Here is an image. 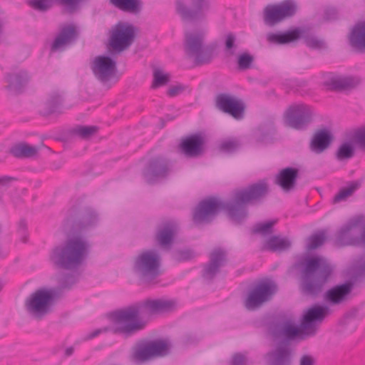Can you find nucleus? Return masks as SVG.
<instances>
[{"mask_svg":"<svg viewBox=\"0 0 365 365\" xmlns=\"http://www.w3.org/2000/svg\"><path fill=\"white\" fill-rule=\"evenodd\" d=\"M170 168V160L163 155H158L150 158L143 175L147 182L153 183L158 179L166 177Z\"/></svg>","mask_w":365,"mask_h":365,"instance_id":"nucleus-17","label":"nucleus"},{"mask_svg":"<svg viewBox=\"0 0 365 365\" xmlns=\"http://www.w3.org/2000/svg\"><path fill=\"white\" fill-rule=\"evenodd\" d=\"M300 288L307 296L316 297L323 290L332 272L328 261L319 256L306 257L302 262Z\"/></svg>","mask_w":365,"mask_h":365,"instance_id":"nucleus-3","label":"nucleus"},{"mask_svg":"<svg viewBox=\"0 0 365 365\" xmlns=\"http://www.w3.org/2000/svg\"><path fill=\"white\" fill-rule=\"evenodd\" d=\"M76 282L73 275L67 274L59 279L58 287L41 288L36 290L25 301L26 312L34 319H42L50 312L56 297L63 290L70 289Z\"/></svg>","mask_w":365,"mask_h":365,"instance_id":"nucleus-5","label":"nucleus"},{"mask_svg":"<svg viewBox=\"0 0 365 365\" xmlns=\"http://www.w3.org/2000/svg\"><path fill=\"white\" fill-rule=\"evenodd\" d=\"M98 131V127L95 125H78L72 130L73 134L83 139H88Z\"/></svg>","mask_w":365,"mask_h":365,"instance_id":"nucleus-37","label":"nucleus"},{"mask_svg":"<svg viewBox=\"0 0 365 365\" xmlns=\"http://www.w3.org/2000/svg\"><path fill=\"white\" fill-rule=\"evenodd\" d=\"M354 289V283L347 281L344 284H337L328 289L324 295V300L331 305H337L348 301L351 298Z\"/></svg>","mask_w":365,"mask_h":365,"instance_id":"nucleus-21","label":"nucleus"},{"mask_svg":"<svg viewBox=\"0 0 365 365\" xmlns=\"http://www.w3.org/2000/svg\"><path fill=\"white\" fill-rule=\"evenodd\" d=\"M170 76L168 73H164L160 68H155L153 71V82L152 88H155L163 86L169 82Z\"/></svg>","mask_w":365,"mask_h":365,"instance_id":"nucleus-38","label":"nucleus"},{"mask_svg":"<svg viewBox=\"0 0 365 365\" xmlns=\"http://www.w3.org/2000/svg\"><path fill=\"white\" fill-rule=\"evenodd\" d=\"M354 140L361 148L365 149V128H360L355 132Z\"/></svg>","mask_w":365,"mask_h":365,"instance_id":"nucleus-48","label":"nucleus"},{"mask_svg":"<svg viewBox=\"0 0 365 365\" xmlns=\"http://www.w3.org/2000/svg\"><path fill=\"white\" fill-rule=\"evenodd\" d=\"M298 177V170L294 168L282 169L276 176L275 182L285 192L294 189Z\"/></svg>","mask_w":365,"mask_h":365,"instance_id":"nucleus-28","label":"nucleus"},{"mask_svg":"<svg viewBox=\"0 0 365 365\" xmlns=\"http://www.w3.org/2000/svg\"><path fill=\"white\" fill-rule=\"evenodd\" d=\"M4 285V282L1 280H0V292L2 290Z\"/></svg>","mask_w":365,"mask_h":365,"instance_id":"nucleus-58","label":"nucleus"},{"mask_svg":"<svg viewBox=\"0 0 365 365\" xmlns=\"http://www.w3.org/2000/svg\"><path fill=\"white\" fill-rule=\"evenodd\" d=\"M216 107L222 112L227 113L237 120L244 116V104L235 98L226 94L220 93L216 96Z\"/></svg>","mask_w":365,"mask_h":365,"instance_id":"nucleus-18","label":"nucleus"},{"mask_svg":"<svg viewBox=\"0 0 365 365\" xmlns=\"http://www.w3.org/2000/svg\"><path fill=\"white\" fill-rule=\"evenodd\" d=\"M245 357L241 354H236L233 356L232 365H245Z\"/></svg>","mask_w":365,"mask_h":365,"instance_id":"nucleus-53","label":"nucleus"},{"mask_svg":"<svg viewBox=\"0 0 365 365\" xmlns=\"http://www.w3.org/2000/svg\"><path fill=\"white\" fill-rule=\"evenodd\" d=\"M1 32H2V25L0 23V34H1Z\"/></svg>","mask_w":365,"mask_h":365,"instance_id":"nucleus-59","label":"nucleus"},{"mask_svg":"<svg viewBox=\"0 0 365 365\" xmlns=\"http://www.w3.org/2000/svg\"><path fill=\"white\" fill-rule=\"evenodd\" d=\"M73 352H74L73 346L68 347L65 350L64 356H65V357H68V356H71L73 354Z\"/></svg>","mask_w":365,"mask_h":365,"instance_id":"nucleus-57","label":"nucleus"},{"mask_svg":"<svg viewBox=\"0 0 365 365\" xmlns=\"http://www.w3.org/2000/svg\"><path fill=\"white\" fill-rule=\"evenodd\" d=\"M325 239L326 232L324 230L311 235L307 240V250L311 251L319 248L324 244Z\"/></svg>","mask_w":365,"mask_h":365,"instance_id":"nucleus-36","label":"nucleus"},{"mask_svg":"<svg viewBox=\"0 0 365 365\" xmlns=\"http://www.w3.org/2000/svg\"><path fill=\"white\" fill-rule=\"evenodd\" d=\"M358 185L355 183L351 184L347 187L342 188L334 197V203H338L344 201L351 196L353 192L357 189Z\"/></svg>","mask_w":365,"mask_h":365,"instance_id":"nucleus-40","label":"nucleus"},{"mask_svg":"<svg viewBox=\"0 0 365 365\" xmlns=\"http://www.w3.org/2000/svg\"><path fill=\"white\" fill-rule=\"evenodd\" d=\"M269 365H291L292 349L287 343L278 344L274 349L266 354Z\"/></svg>","mask_w":365,"mask_h":365,"instance_id":"nucleus-24","label":"nucleus"},{"mask_svg":"<svg viewBox=\"0 0 365 365\" xmlns=\"http://www.w3.org/2000/svg\"><path fill=\"white\" fill-rule=\"evenodd\" d=\"M332 140V134L328 129L318 130L314 133L311 139L309 148L313 153L320 154L330 146Z\"/></svg>","mask_w":365,"mask_h":365,"instance_id":"nucleus-26","label":"nucleus"},{"mask_svg":"<svg viewBox=\"0 0 365 365\" xmlns=\"http://www.w3.org/2000/svg\"><path fill=\"white\" fill-rule=\"evenodd\" d=\"M56 0H29V5L35 10L46 11L51 9Z\"/></svg>","mask_w":365,"mask_h":365,"instance_id":"nucleus-41","label":"nucleus"},{"mask_svg":"<svg viewBox=\"0 0 365 365\" xmlns=\"http://www.w3.org/2000/svg\"><path fill=\"white\" fill-rule=\"evenodd\" d=\"M226 262V252L220 248L215 249L209 255V261L204 264L202 277L207 281L212 280Z\"/></svg>","mask_w":365,"mask_h":365,"instance_id":"nucleus-19","label":"nucleus"},{"mask_svg":"<svg viewBox=\"0 0 365 365\" xmlns=\"http://www.w3.org/2000/svg\"><path fill=\"white\" fill-rule=\"evenodd\" d=\"M205 31H187L185 34L184 47L185 53L194 58L196 64L209 63L213 58L214 45L205 46Z\"/></svg>","mask_w":365,"mask_h":365,"instance_id":"nucleus-7","label":"nucleus"},{"mask_svg":"<svg viewBox=\"0 0 365 365\" xmlns=\"http://www.w3.org/2000/svg\"><path fill=\"white\" fill-rule=\"evenodd\" d=\"M26 223L24 220H21L19 223V227H18V232L20 235L22 236V241L24 242H26Z\"/></svg>","mask_w":365,"mask_h":365,"instance_id":"nucleus-52","label":"nucleus"},{"mask_svg":"<svg viewBox=\"0 0 365 365\" xmlns=\"http://www.w3.org/2000/svg\"><path fill=\"white\" fill-rule=\"evenodd\" d=\"M314 115L312 108L306 104L290 106L284 113V123L293 129L302 130L306 129L312 123Z\"/></svg>","mask_w":365,"mask_h":365,"instance_id":"nucleus-13","label":"nucleus"},{"mask_svg":"<svg viewBox=\"0 0 365 365\" xmlns=\"http://www.w3.org/2000/svg\"><path fill=\"white\" fill-rule=\"evenodd\" d=\"M324 84L330 90L341 91L356 87L359 81L351 76L332 75Z\"/></svg>","mask_w":365,"mask_h":365,"instance_id":"nucleus-29","label":"nucleus"},{"mask_svg":"<svg viewBox=\"0 0 365 365\" xmlns=\"http://www.w3.org/2000/svg\"><path fill=\"white\" fill-rule=\"evenodd\" d=\"M195 257V254L191 250H178L173 253V258L177 262L187 261Z\"/></svg>","mask_w":365,"mask_h":365,"instance_id":"nucleus-44","label":"nucleus"},{"mask_svg":"<svg viewBox=\"0 0 365 365\" xmlns=\"http://www.w3.org/2000/svg\"><path fill=\"white\" fill-rule=\"evenodd\" d=\"M338 13L336 9L334 8H328L326 9L324 13V18L328 20H334L337 18Z\"/></svg>","mask_w":365,"mask_h":365,"instance_id":"nucleus-50","label":"nucleus"},{"mask_svg":"<svg viewBox=\"0 0 365 365\" xmlns=\"http://www.w3.org/2000/svg\"><path fill=\"white\" fill-rule=\"evenodd\" d=\"M354 150L353 146L348 143H344L339 148L336 152V158L341 160L349 159L354 156Z\"/></svg>","mask_w":365,"mask_h":365,"instance_id":"nucleus-42","label":"nucleus"},{"mask_svg":"<svg viewBox=\"0 0 365 365\" xmlns=\"http://www.w3.org/2000/svg\"><path fill=\"white\" fill-rule=\"evenodd\" d=\"M169 353L168 344L163 340H154L139 344L133 349L131 360L144 363L150 359L166 356Z\"/></svg>","mask_w":365,"mask_h":365,"instance_id":"nucleus-14","label":"nucleus"},{"mask_svg":"<svg viewBox=\"0 0 365 365\" xmlns=\"http://www.w3.org/2000/svg\"><path fill=\"white\" fill-rule=\"evenodd\" d=\"M63 102V97L58 91H53L50 93L48 98L44 103L43 115H49L56 112L61 107Z\"/></svg>","mask_w":365,"mask_h":365,"instance_id":"nucleus-34","label":"nucleus"},{"mask_svg":"<svg viewBox=\"0 0 365 365\" xmlns=\"http://www.w3.org/2000/svg\"><path fill=\"white\" fill-rule=\"evenodd\" d=\"M291 247V242L284 237L272 236L264 245V249L272 252H282Z\"/></svg>","mask_w":365,"mask_h":365,"instance_id":"nucleus-33","label":"nucleus"},{"mask_svg":"<svg viewBox=\"0 0 365 365\" xmlns=\"http://www.w3.org/2000/svg\"><path fill=\"white\" fill-rule=\"evenodd\" d=\"M349 41L353 47L361 51H365V21L355 26L350 35Z\"/></svg>","mask_w":365,"mask_h":365,"instance_id":"nucleus-31","label":"nucleus"},{"mask_svg":"<svg viewBox=\"0 0 365 365\" xmlns=\"http://www.w3.org/2000/svg\"><path fill=\"white\" fill-rule=\"evenodd\" d=\"M182 91L183 88L181 86H175L170 88L167 93L169 96L173 97L178 95Z\"/></svg>","mask_w":365,"mask_h":365,"instance_id":"nucleus-55","label":"nucleus"},{"mask_svg":"<svg viewBox=\"0 0 365 365\" xmlns=\"http://www.w3.org/2000/svg\"><path fill=\"white\" fill-rule=\"evenodd\" d=\"M137 29L125 21H118L111 30L108 40V47L112 56L127 50L134 42Z\"/></svg>","mask_w":365,"mask_h":365,"instance_id":"nucleus-9","label":"nucleus"},{"mask_svg":"<svg viewBox=\"0 0 365 365\" xmlns=\"http://www.w3.org/2000/svg\"><path fill=\"white\" fill-rule=\"evenodd\" d=\"M297 11V4L285 0L279 4L268 5L264 10V21L267 25L274 26L282 21L292 17Z\"/></svg>","mask_w":365,"mask_h":365,"instance_id":"nucleus-16","label":"nucleus"},{"mask_svg":"<svg viewBox=\"0 0 365 365\" xmlns=\"http://www.w3.org/2000/svg\"><path fill=\"white\" fill-rule=\"evenodd\" d=\"M176 307L175 300L164 299H146L128 306L112 313L113 328L97 329L87 335L86 339H91L108 331L124 338L130 337L145 327L151 315L173 311Z\"/></svg>","mask_w":365,"mask_h":365,"instance_id":"nucleus-2","label":"nucleus"},{"mask_svg":"<svg viewBox=\"0 0 365 365\" xmlns=\"http://www.w3.org/2000/svg\"><path fill=\"white\" fill-rule=\"evenodd\" d=\"M254 61V57L251 54L245 52L238 56L237 65L240 70H247L251 68Z\"/></svg>","mask_w":365,"mask_h":365,"instance_id":"nucleus-43","label":"nucleus"},{"mask_svg":"<svg viewBox=\"0 0 365 365\" xmlns=\"http://www.w3.org/2000/svg\"><path fill=\"white\" fill-rule=\"evenodd\" d=\"M327 306H314L304 314L299 327L295 326L292 319H286L278 325V335L288 340L298 339L304 340L316 334L317 322H322L328 314Z\"/></svg>","mask_w":365,"mask_h":365,"instance_id":"nucleus-6","label":"nucleus"},{"mask_svg":"<svg viewBox=\"0 0 365 365\" xmlns=\"http://www.w3.org/2000/svg\"><path fill=\"white\" fill-rule=\"evenodd\" d=\"M211 9L210 0H177L176 11L183 21L200 22Z\"/></svg>","mask_w":365,"mask_h":365,"instance_id":"nucleus-10","label":"nucleus"},{"mask_svg":"<svg viewBox=\"0 0 365 365\" xmlns=\"http://www.w3.org/2000/svg\"><path fill=\"white\" fill-rule=\"evenodd\" d=\"M195 341V337L192 334H185L181 339V343L184 345H188Z\"/></svg>","mask_w":365,"mask_h":365,"instance_id":"nucleus-54","label":"nucleus"},{"mask_svg":"<svg viewBox=\"0 0 365 365\" xmlns=\"http://www.w3.org/2000/svg\"><path fill=\"white\" fill-rule=\"evenodd\" d=\"M300 38H302L305 44L312 49L321 50L327 48V45L324 40L306 34L305 30L300 28H296L282 34L270 33L267 34V41L277 44L289 43Z\"/></svg>","mask_w":365,"mask_h":365,"instance_id":"nucleus-11","label":"nucleus"},{"mask_svg":"<svg viewBox=\"0 0 365 365\" xmlns=\"http://www.w3.org/2000/svg\"><path fill=\"white\" fill-rule=\"evenodd\" d=\"M83 0H56V2L65 6L69 11H73L77 9L79 4Z\"/></svg>","mask_w":365,"mask_h":365,"instance_id":"nucleus-47","label":"nucleus"},{"mask_svg":"<svg viewBox=\"0 0 365 365\" xmlns=\"http://www.w3.org/2000/svg\"><path fill=\"white\" fill-rule=\"evenodd\" d=\"M30 80V76L26 71H19L16 73L7 75L9 88L15 92H19Z\"/></svg>","mask_w":365,"mask_h":365,"instance_id":"nucleus-30","label":"nucleus"},{"mask_svg":"<svg viewBox=\"0 0 365 365\" xmlns=\"http://www.w3.org/2000/svg\"><path fill=\"white\" fill-rule=\"evenodd\" d=\"M236 40V36L233 33H229L225 36V52L228 56H232L235 55L237 48Z\"/></svg>","mask_w":365,"mask_h":365,"instance_id":"nucleus-39","label":"nucleus"},{"mask_svg":"<svg viewBox=\"0 0 365 365\" xmlns=\"http://www.w3.org/2000/svg\"><path fill=\"white\" fill-rule=\"evenodd\" d=\"M204 143V136L197 133L182 139L179 148L185 156L194 158L202 153Z\"/></svg>","mask_w":365,"mask_h":365,"instance_id":"nucleus-22","label":"nucleus"},{"mask_svg":"<svg viewBox=\"0 0 365 365\" xmlns=\"http://www.w3.org/2000/svg\"><path fill=\"white\" fill-rule=\"evenodd\" d=\"M276 223L275 220L268 221L264 223H260L255 226L253 232L259 233L262 235H267L272 233L274 225Z\"/></svg>","mask_w":365,"mask_h":365,"instance_id":"nucleus-45","label":"nucleus"},{"mask_svg":"<svg viewBox=\"0 0 365 365\" xmlns=\"http://www.w3.org/2000/svg\"><path fill=\"white\" fill-rule=\"evenodd\" d=\"M277 286L272 282H260L248 293L245 300V307L248 310H255L271 299L277 292Z\"/></svg>","mask_w":365,"mask_h":365,"instance_id":"nucleus-15","label":"nucleus"},{"mask_svg":"<svg viewBox=\"0 0 365 365\" xmlns=\"http://www.w3.org/2000/svg\"><path fill=\"white\" fill-rule=\"evenodd\" d=\"M110 2L120 11L133 14L140 13L142 9L140 0H110Z\"/></svg>","mask_w":365,"mask_h":365,"instance_id":"nucleus-32","label":"nucleus"},{"mask_svg":"<svg viewBox=\"0 0 365 365\" xmlns=\"http://www.w3.org/2000/svg\"><path fill=\"white\" fill-rule=\"evenodd\" d=\"M239 146V143L235 140H228L222 142L220 145V150L226 153L235 151Z\"/></svg>","mask_w":365,"mask_h":365,"instance_id":"nucleus-46","label":"nucleus"},{"mask_svg":"<svg viewBox=\"0 0 365 365\" xmlns=\"http://www.w3.org/2000/svg\"><path fill=\"white\" fill-rule=\"evenodd\" d=\"M178 231V224L175 221L169 220L163 222L155 235L158 245L163 249L169 250Z\"/></svg>","mask_w":365,"mask_h":365,"instance_id":"nucleus-23","label":"nucleus"},{"mask_svg":"<svg viewBox=\"0 0 365 365\" xmlns=\"http://www.w3.org/2000/svg\"><path fill=\"white\" fill-rule=\"evenodd\" d=\"M68 220L71 221L76 227L86 228L96 222L97 215L90 209L78 212L71 209L68 212Z\"/></svg>","mask_w":365,"mask_h":365,"instance_id":"nucleus-27","label":"nucleus"},{"mask_svg":"<svg viewBox=\"0 0 365 365\" xmlns=\"http://www.w3.org/2000/svg\"><path fill=\"white\" fill-rule=\"evenodd\" d=\"M10 152L16 158H28L36 155L38 148L26 143H20L14 146Z\"/></svg>","mask_w":365,"mask_h":365,"instance_id":"nucleus-35","label":"nucleus"},{"mask_svg":"<svg viewBox=\"0 0 365 365\" xmlns=\"http://www.w3.org/2000/svg\"><path fill=\"white\" fill-rule=\"evenodd\" d=\"M269 192L265 180L252 184L237 190L230 202H225L210 197L199 202L195 207L192 219L195 223H208L221 211L225 210L230 219L236 223L242 222L247 217V205L255 204L263 200Z\"/></svg>","mask_w":365,"mask_h":365,"instance_id":"nucleus-1","label":"nucleus"},{"mask_svg":"<svg viewBox=\"0 0 365 365\" xmlns=\"http://www.w3.org/2000/svg\"><path fill=\"white\" fill-rule=\"evenodd\" d=\"M89 244L79 237L68 239L54 247L49 255V259L53 266L73 270L79 267L86 258Z\"/></svg>","mask_w":365,"mask_h":365,"instance_id":"nucleus-4","label":"nucleus"},{"mask_svg":"<svg viewBox=\"0 0 365 365\" xmlns=\"http://www.w3.org/2000/svg\"><path fill=\"white\" fill-rule=\"evenodd\" d=\"M360 222L359 220H351L344 225L337 233L336 242L339 246H346L356 245L361 242L365 245V227L361 235L360 239L354 238Z\"/></svg>","mask_w":365,"mask_h":365,"instance_id":"nucleus-20","label":"nucleus"},{"mask_svg":"<svg viewBox=\"0 0 365 365\" xmlns=\"http://www.w3.org/2000/svg\"><path fill=\"white\" fill-rule=\"evenodd\" d=\"M160 261L155 250L143 251L134 259L133 271L143 282L152 283L161 274Z\"/></svg>","mask_w":365,"mask_h":365,"instance_id":"nucleus-8","label":"nucleus"},{"mask_svg":"<svg viewBox=\"0 0 365 365\" xmlns=\"http://www.w3.org/2000/svg\"><path fill=\"white\" fill-rule=\"evenodd\" d=\"M90 68L95 78L103 84H107L116 78L117 61L110 56H96L91 61Z\"/></svg>","mask_w":365,"mask_h":365,"instance_id":"nucleus-12","label":"nucleus"},{"mask_svg":"<svg viewBox=\"0 0 365 365\" xmlns=\"http://www.w3.org/2000/svg\"><path fill=\"white\" fill-rule=\"evenodd\" d=\"M299 365H315V359L311 355H302L299 359Z\"/></svg>","mask_w":365,"mask_h":365,"instance_id":"nucleus-49","label":"nucleus"},{"mask_svg":"<svg viewBox=\"0 0 365 365\" xmlns=\"http://www.w3.org/2000/svg\"><path fill=\"white\" fill-rule=\"evenodd\" d=\"M16 178L11 176L4 175L0 176V185L9 187L12 182L16 181Z\"/></svg>","mask_w":365,"mask_h":365,"instance_id":"nucleus-51","label":"nucleus"},{"mask_svg":"<svg viewBox=\"0 0 365 365\" xmlns=\"http://www.w3.org/2000/svg\"><path fill=\"white\" fill-rule=\"evenodd\" d=\"M356 267L359 272H365V257H361L358 260Z\"/></svg>","mask_w":365,"mask_h":365,"instance_id":"nucleus-56","label":"nucleus"},{"mask_svg":"<svg viewBox=\"0 0 365 365\" xmlns=\"http://www.w3.org/2000/svg\"><path fill=\"white\" fill-rule=\"evenodd\" d=\"M78 36V31L74 25L63 26L51 46V51L63 50L66 46L75 42Z\"/></svg>","mask_w":365,"mask_h":365,"instance_id":"nucleus-25","label":"nucleus"}]
</instances>
